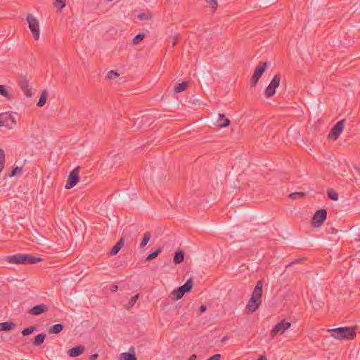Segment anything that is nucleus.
<instances>
[{
	"label": "nucleus",
	"instance_id": "f257e3e1",
	"mask_svg": "<svg viewBox=\"0 0 360 360\" xmlns=\"http://www.w3.org/2000/svg\"><path fill=\"white\" fill-rule=\"evenodd\" d=\"M263 292V282L259 280L257 282V284L253 290L252 296L249 300L247 305L246 310L247 313H254L260 306L262 303V296Z\"/></svg>",
	"mask_w": 360,
	"mask_h": 360
},
{
	"label": "nucleus",
	"instance_id": "f03ea898",
	"mask_svg": "<svg viewBox=\"0 0 360 360\" xmlns=\"http://www.w3.org/2000/svg\"><path fill=\"white\" fill-rule=\"evenodd\" d=\"M357 327H338L329 329L328 332L331 337L337 340H353L356 337V330Z\"/></svg>",
	"mask_w": 360,
	"mask_h": 360
},
{
	"label": "nucleus",
	"instance_id": "7ed1b4c3",
	"mask_svg": "<svg viewBox=\"0 0 360 360\" xmlns=\"http://www.w3.org/2000/svg\"><path fill=\"white\" fill-rule=\"evenodd\" d=\"M6 260L11 264H33L41 261V258L28 254H16L7 256Z\"/></svg>",
	"mask_w": 360,
	"mask_h": 360
},
{
	"label": "nucleus",
	"instance_id": "20e7f679",
	"mask_svg": "<svg viewBox=\"0 0 360 360\" xmlns=\"http://www.w3.org/2000/svg\"><path fill=\"white\" fill-rule=\"evenodd\" d=\"M15 125L16 120L11 112L0 113V127H5L9 129H12Z\"/></svg>",
	"mask_w": 360,
	"mask_h": 360
},
{
	"label": "nucleus",
	"instance_id": "39448f33",
	"mask_svg": "<svg viewBox=\"0 0 360 360\" xmlns=\"http://www.w3.org/2000/svg\"><path fill=\"white\" fill-rule=\"evenodd\" d=\"M80 171V167H76L69 174L66 184H65V188L66 189H70L75 186L77 184L79 181V173Z\"/></svg>",
	"mask_w": 360,
	"mask_h": 360
},
{
	"label": "nucleus",
	"instance_id": "423d86ee",
	"mask_svg": "<svg viewBox=\"0 0 360 360\" xmlns=\"http://www.w3.org/2000/svg\"><path fill=\"white\" fill-rule=\"evenodd\" d=\"M268 67L267 62H260L256 67L253 75L250 79L251 84L255 86L266 68Z\"/></svg>",
	"mask_w": 360,
	"mask_h": 360
},
{
	"label": "nucleus",
	"instance_id": "0eeeda50",
	"mask_svg": "<svg viewBox=\"0 0 360 360\" xmlns=\"http://www.w3.org/2000/svg\"><path fill=\"white\" fill-rule=\"evenodd\" d=\"M280 82L281 75L279 74L275 75L265 90L264 94L267 98H270L275 94L276 89L279 86Z\"/></svg>",
	"mask_w": 360,
	"mask_h": 360
},
{
	"label": "nucleus",
	"instance_id": "6e6552de",
	"mask_svg": "<svg viewBox=\"0 0 360 360\" xmlns=\"http://www.w3.org/2000/svg\"><path fill=\"white\" fill-rule=\"evenodd\" d=\"M27 21L28 22L29 28L32 32L34 37L36 39H38L39 38L40 31L37 20L34 18L32 14H28L27 15Z\"/></svg>",
	"mask_w": 360,
	"mask_h": 360
},
{
	"label": "nucleus",
	"instance_id": "1a4fd4ad",
	"mask_svg": "<svg viewBox=\"0 0 360 360\" xmlns=\"http://www.w3.org/2000/svg\"><path fill=\"white\" fill-rule=\"evenodd\" d=\"M290 326V322L286 321L285 319L282 320L272 328L270 333L271 337L274 338L278 333L283 334Z\"/></svg>",
	"mask_w": 360,
	"mask_h": 360
},
{
	"label": "nucleus",
	"instance_id": "9d476101",
	"mask_svg": "<svg viewBox=\"0 0 360 360\" xmlns=\"http://www.w3.org/2000/svg\"><path fill=\"white\" fill-rule=\"evenodd\" d=\"M327 217V211L325 209L317 210L312 217V225L314 227H319L323 224Z\"/></svg>",
	"mask_w": 360,
	"mask_h": 360
},
{
	"label": "nucleus",
	"instance_id": "9b49d317",
	"mask_svg": "<svg viewBox=\"0 0 360 360\" xmlns=\"http://www.w3.org/2000/svg\"><path fill=\"white\" fill-rule=\"evenodd\" d=\"M345 120H340L338 122L334 127L332 128L331 131L328 134V137L333 140H336L342 132L344 127H345Z\"/></svg>",
	"mask_w": 360,
	"mask_h": 360
},
{
	"label": "nucleus",
	"instance_id": "f8f14e48",
	"mask_svg": "<svg viewBox=\"0 0 360 360\" xmlns=\"http://www.w3.org/2000/svg\"><path fill=\"white\" fill-rule=\"evenodd\" d=\"M18 85L27 97H31L32 87L30 86L29 81L26 79L25 77H20L18 81Z\"/></svg>",
	"mask_w": 360,
	"mask_h": 360
},
{
	"label": "nucleus",
	"instance_id": "ddd939ff",
	"mask_svg": "<svg viewBox=\"0 0 360 360\" xmlns=\"http://www.w3.org/2000/svg\"><path fill=\"white\" fill-rule=\"evenodd\" d=\"M48 310L49 307L46 304H40L34 306L30 309L29 314L33 316H37L48 311Z\"/></svg>",
	"mask_w": 360,
	"mask_h": 360
},
{
	"label": "nucleus",
	"instance_id": "4468645a",
	"mask_svg": "<svg viewBox=\"0 0 360 360\" xmlns=\"http://www.w3.org/2000/svg\"><path fill=\"white\" fill-rule=\"evenodd\" d=\"M84 347L82 346V345H79V346L72 347L70 349H69L68 352V354L70 357H76V356L81 355L84 352Z\"/></svg>",
	"mask_w": 360,
	"mask_h": 360
},
{
	"label": "nucleus",
	"instance_id": "2eb2a0df",
	"mask_svg": "<svg viewBox=\"0 0 360 360\" xmlns=\"http://www.w3.org/2000/svg\"><path fill=\"white\" fill-rule=\"evenodd\" d=\"M229 119L226 118L224 114H219V118L217 121V124L220 127H226L230 125Z\"/></svg>",
	"mask_w": 360,
	"mask_h": 360
},
{
	"label": "nucleus",
	"instance_id": "dca6fc26",
	"mask_svg": "<svg viewBox=\"0 0 360 360\" xmlns=\"http://www.w3.org/2000/svg\"><path fill=\"white\" fill-rule=\"evenodd\" d=\"M15 324L11 321H6L0 323V332L1 331H8L13 329Z\"/></svg>",
	"mask_w": 360,
	"mask_h": 360
},
{
	"label": "nucleus",
	"instance_id": "f3484780",
	"mask_svg": "<svg viewBox=\"0 0 360 360\" xmlns=\"http://www.w3.org/2000/svg\"><path fill=\"white\" fill-rule=\"evenodd\" d=\"M124 245V239L121 238L111 249L110 250V255H116L119 251L121 250Z\"/></svg>",
	"mask_w": 360,
	"mask_h": 360
},
{
	"label": "nucleus",
	"instance_id": "a211bd4d",
	"mask_svg": "<svg viewBox=\"0 0 360 360\" xmlns=\"http://www.w3.org/2000/svg\"><path fill=\"white\" fill-rule=\"evenodd\" d=\"M184 260V252L181 250H178L176 251L174 257V262L175 264H181Z\"/></svg>",
	"mask_w": 360,
	"mask_h": 360
},
{
	"label": "nucleus",
	"instance_id": "6ab92c4d",
	"mask_svg": "<svg viewBox=\"0 0 360 360\" xmlns=\"http://www.w3.org/2000/svg\"><path fill=\"white\" fill-rule=\"evenodd\" d=\"M188 86V82L178 83L174 86V91L175 93H180L185 91Z\"/></svg>",
	"mask_w": 360,
	"mask_h": 360
},
{
	"label": "nucleus",
	"instance_id": "aec40b11",
	"mask_svg": "<svg viewBox=\"0 0 360 360\" xmlns=\"http://www.w3.org/2000/svg\"><path fill=\"white\" fill-rule=\"evenodd\" d=\"M352 247L357 252H360V233H356L354 238L351 242Z\"/></svg>",
	"mask_w": 360,
	"mask_h": 360
},
{
	"label": "nucleus",
	"instance_id": "412c9836",
	"mask_svg": "<svg viewBox=\"0 0 360 360\" xmlns=\"http://www.w3.org/2000/svg\"><path fill=\"white\" fill-rule=\"evenodd\" d=\"M151 238V233L149 231H146L143 233V238L139 244V248H143Z\"/></svg>",
	"mask_w": 360,
	"mask_h": 360
},
{
	"label": "nucleus",
	"instance_id": "4be33fe9",
	"mask_svg": "<svg viewBox=\"0 0 360 360\" xmlns=\"http://www.w3.org/2000/svg\"><path fill=\"white\" fill-rule=\"evenodd\" d=\"M185 293L188 292L193 288V281L191 278L188 279L186 283L179 287Z\"/></svg>",
	"mask_w": 360,
	"mask_h": 360
},
{
	"label": "nucleus",
	"instance_id": "5701e85b",
	"mask_svg": "<svg viewBox=\"0 0 360 360\" xmlns=\"http://www.w3.org/2000/svg\"><path fill=\"white\" fill-rule=\"evenodd\" d=\"M45 338H46V334L39 333L34 338V340L32 344L34 346H39L44 342Z\"/></svg>",
	"mask_w": 360,
	"mask_h": 360
},
{
	"label": "nucleus",
	"instance_id": "b1692460",
	"mask_svg": "<svg viewBox=\"0 0 360 360\" xmlns=\"http://www.w3.org/2000/svg\"><path fill=\"white\" fill-rule=\"evenodd\" d=\"M120 360H137V358L134 354L125 352L120 354Z\"/></svg>",
	"mask_w": 360,
	"mask_h": 360
},
{
	"label": "nucleus",
	"instance_id": "393cba45",
	"mask_svg": "<svg viewBox=\"0 0 360 360\" xmlns=\"http://www.w3.org/2000/svg\"><path fill=\"white\" fill-rule=\"evenodd\" d=\"M180 40V34H175L174 35H172L169 37L168 39V43L172 44V47L174 48V46L176 45V44Z\"/></svg>",
	"mask_w": 360,
	"mask_h": 360
},
{
	"label": "nucleus",
	"instance_id": "a878e982",
	"mask_svg": "<svg viewBox=\"0 0 360 360\" xmlns=\"http://www.w3.org/2000/svg\"><path fill=\"white\" fill-rule=\"evenodd\" d=\"M63 328H64V325L62 323L55 324L51 328L50 333H52L54 334H58L62 331Z\"/></svg>",
	"mask_w": 360,
	"mask_h": 360
},
{
	"label": "nucleus",
	"instance_id": "bb28decb",
	"mask_svg": "<svg viewBox=\"0 0 360 360\" xmlns=\"http://www.w3.org/2000/svg\"><path fill=\"white\" fill-rule=\"evenodd\" d=\"M47 100V96H46V91L44 90L41 94V96L39 98V100L37 103L38 107H42L45 105Z\"/></svg>",
	"mask_w": 360,
	"mask_h": 360
},
{
	"label": "nucleus",
	"instance_id": "cd10ccee",
	"mask_svg": "<svg viewBox=\"0 0 360 360\" xmlns=\"http://www.w3.org/2000/svg\"><path fill=\"white\" fill-rule=\"evenodd\" d=\"M162 248L161 247H159L155 251L151 252L147 256L146 261H151L153 259L156 258L158 256V255L162 252Z\"/></svg>",
	"mask_w": 360,
	"mask_h": 360
},
{
	"label": "nucleus",
	"instance_id": "c85d7f7f",
	"mask_svg": "<svg viewBox=\"0 0 360 360\" xmlns=\"http://www.w3.org/2000/svg\"><path fill=\"white\" fill-rule=\"evenodd\" d=\"M0 94L8 100L13 98L12 95L8 91L6 86L4 85L0 84Z\"/></svg>",
	"mask_w": 360,
	"mask_h": 360
},
{
	"label": "nucleus",
	"instance_id": "c756f323",
	"mask_svg": "<svg viewBox=\"0 0 360 360\" xmlns=\"http://www.w3.org/2000/svg\"><path fill=\"white\" fill-rule=\"evenodd\" d=\"M184 294L185 292L179 287L172 292V295L174 297L175 300L181 299Z\"/></svg>",
	"mask_w": 360,
	"mask_h": 360
},
{
	"label": "nucleus",
	"instance_id": "7c9ffc66",
	"mask_svg": "<svg viewBox=\"0 0 360 360\" xmlns=\"http://www.w3.org/2000/svg\"><path fill=\"white\" fill-rule=\"evenodd\" d=\"M145 37H146V34L144 33H139L133 39V41H132L133 44L138 45L142 40H143V39Z\"/></svg>",
	"mask_w": 360,
	"mask_h": 360
},
{
	"label": "nucleus",
	"instance_id": "2f4dec72",
	"mask_svg": "<svg viewBox=\"0 0 360 360\" xmlns=\"http://www.w3.org/2000/svg\"><path fill=\"white\" fill-rule=\"evenodd\" d=\"M306 196V193L304 192H295L289 195V198L292 200L303 198Z\"/></svg>",
	"mask_w": 360,
	"mask_h": 360
},
{
	"label": "nucleus",
	"instance_id": "473e14b6",
	"mask_svg": "<svg viewBox=\"0 0 360 360\" xmlns=\"http://www.w3.org/2000/svg\"><path fill=\"white\" fill-rule=\"evenodd\" d=\"M22 171V167H15L13 169L11 173L8 174V176L9 177H13L18 174H20Z\"/></svg>",
	"mask_w": 360,
	"mask_h": 360
},
{
	"label": "nucleus",
	"instance_id": "72a5a7b5",
	"mask_svg": "<svg viewBox=\"0 0 360 360\" xmlns=\"http://www.w3.org/2000/svg\"><path fill=\"white\" fill-rule=\"evenodd\" d=\"M328 196L330 199L333 200H338L339 198L338 193L333 189H329L328 191Z\"/></svg>",
	"mask_w": 360,
	"mask_h": 360
},
{
	"label": "nucleus",
	"instance_id": "f704fd0d",
	"mask_svg": "<svg viewBox=\"0 0 360 360\" xmlns=\"http://www.w3.org/2000/svg\"><path fill=\"white\" fill-rule=\"evenodd\" d=\"M35 329H36L35 326H30V327L23 329L22 330L21 333H22V336H27V335L32 334L35 330Z\"/></svg>",
	"mask_w": 360,
	"mask_h": 360
},
{
	"label": "nucleus",
	"instance_id": "c9c22d12",
	"mask_svg": "<svg viewBox=\"0 0 360 360\" xmlns=\"http://www.w3.org/2000/svg\"><path fill=\"white\" fill-rule=\"evenodd\" d=\"M53 4L54 6L59 10L63 9L66 5L64 0H56Z\"/></svg>",
	"mask_w": 360,
	"mask_h": 360
},
{
	"label": "nucleus",
	"instance_id": "e433bc0d",
	"mask_svg": "<svg viewBox=\"0 0 360 360\" xmlns=\"http://www.w3.org/2000/svg\"><path fill=\"white\" fill-rule=\"evenodd\" d=\"M207 4L215 11L217 8L218 4L217 0H207Z\"/></svg>",
	"mask_w": 360,
	"mask_h": 360
},
{
	"label": "nucleus",
	"instance_id": "4c0bfd02",
	"mask_svg": "<svg viewBox=\"0 0 360 360\" xmlns=\"http://www.w3.org/2000/svg\"><path fill=\"white\" fill-rule=\"evenodd\" d=\"M139 297V294H136L134 296H133L131 298V300H129V302H128L129 307H133L135 304V303L137 302Z\"/></svg>",
	"mask_w": 360,
	"mask_h": 360
},
{
	"label": "nucleus",
	"instance_id": "58836bf2",
	"mask_svg": "<svg viewBox=\"0 0 360 360\" xmlns=\"http://www.w3.org/2000/svg\"><path fill=\"white\" fill-rule=\"evenodd\" d=\"M119 76V74L115 72V71H113V70H110L108 72L107 74V78L109 79H115L117 77Z\"/></svg>",
	"mask_w": 360,
	"mask_h": 360
},
{
	"label": "nucleus",
	"instance_id": "ea45409f",
	"mask_svg": "<svg viewBox=\"0 0 360 360\" xmlns=\"http://www.w3.org/2000/svg\"><path fill=\"white\" fill-rule=\"evenodd\" d=\"M138 18L141 20H149L151 18V15L149 13H141L139 14Z\"/></svg>",
	"mask_w": 360,
	"mask_h": 360
},
{
	"label": "nucleus",
	"instance_id": "a19ab883",
	"mask_svg": "<svg viewBox=\"0 0 360 360\" xmlns=\"http://www.w3.org/2000/svg\"><path fill=\"white\" fill-rule=\"evenodd\" d=\"M305 259H306L305 257H301V258H299V259H296L294 261L290 262L288 265H286L285 268L287 269L288 267H290V266H293L294 264H298L301 261H303V260H305Z\"/></svg>",
	"mask_w": 360,
	"mask_h": 360
},
{
	"label": "nucleus",
	"instance_id": "79ce46f5",
	"mask_svg": "<svg viewBox=\"0 0 360 360\" xmlns=\"http://www.w3.org/2000/svg\"><path fill=\"white\" fill-rule=\"evenodd\" d=\"M221 359V354H216L213 356H212L210 358L207 359V360H220Z\"/></svg>",
	"mask_w": 360,
	"mask_h": 360
},
{
	"label": "nucleus",
	"instance_id": "37998d69",
	"mask_svg": "<svg viewBox=\"0 0 360 360\" xmlns=\"http://www.w3.org/2000/svg\"><path fill=\"white\" fill-rule=\"evenodd\" d=\"M98 356V354H91L90 356H89V360H96Z\"/></svg>",
	"mask_w": 360,
	"mask_h": 360
},
{
	"label": "nucleus",
	"instance_id": "c03bdc74",
	"mask_svg": "<svg viewBox=\"0 0 360 360\" xmlns=\"http://www.w3.org/2000/svg\"><path fill=\"white\" fill-rule=\"evenodd\" d=\"M199 310H200V313H202V312H204V311H205L207 310V307L205 305H201L200 307Z\"/></svg>",
	"mask_w": 360,
	"mask_h": 360
},
{
	"label": "nucleus",
	"instance_id": "a18cd8bd",
	"mask_svg": "<svg viewBox=\"0 0 360 360\" xmlns=\"http://www.w3.org/2000/svg\"><path fill=\"white\" fill-rule=\"evenodd\" d=\"M257 360H267V359H266V356L265 355H262Z\"/></svg>",
	"mask_w": 360,
	"mask_h": 360
},
{
	"label": "nucleus",
	"instance_id": "49530a36",
	"mask_svg": "<svg viewBox=\"0 0 360 360\" xmlns=\"http://www.w3.org/2000/svg\"><path fill=\"white\" fill-rule=\"evenodd\" d=\"M197 358L196 355L195 354H193L190 356V358L188 359V360H195Z\"/></svg>",
	"mask_w": 360,
	"mask_h": 360
},
{
	"label": "nucleus",
	"instance_id": "de8ad7c7",
	"mask_svg": "<svg viewBox=\"0 0 360 360\" xmlns=\"http://www.w3.org/2000/svg\"><path fill=\"white\" fill-rule=\"evenodd\" d=\"M227 339H228V337H227V336H224V337L222 338L221 341H222V342H224V341H226Z\"/></svg>",
	"mask_w": 360,
	"mask_h": 360
},
{
	"label": "nucleus",
	"instance_id": "09e8293b",
	"mask_svg": "<svg viewBox=\"0 0 360 360\" xmlns=\"http://www.w3.org/2000/svg\"><path fill=\"white\" fill-rule=\"evenodd\" d=\"M117 289V286L115 285L113 286V288L112 289V291H115Z\"/></svg>",
	"mask_w": 360,
	"mask_h": 360
},
{
	"label": "nucleus",
	"instance_id": "8fccbe9b",
	"mask_svg": "<svg viewBox=\"0 0 360 360\" xmlns=\"http://www.w3.org/2000/svg\"><path fill=\"white\" fill-rule=\"evenodd\" d=\"M354 169L357 171V172H360V168H359L358 167H354Z\"/></svg>",
	"mask_w": 360,
	"mask_h": 360
}]
</instances>
